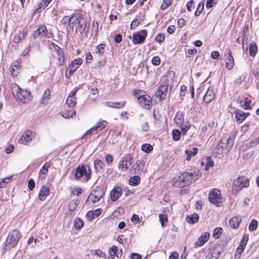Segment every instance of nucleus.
Wrapping results in <instances>:
<instances>
[{
	"label": "nucleus",
	"mask_w": 259,
	"mask_h": 259,
	"mask_svg": "<svg viewBox=\"0 0 259 259\" xmlns=\"http://www.w3.org/2000/svg\"><path fill=\"white\" fill-rule=\"evenodd\" d=\"M140 180L139 176H134L130 178L128 183L131 186H137L140 184Z\"/></svg>",
	"instance_id": "obj_32"
},
{
	"label": "nucleus",
	"mask_w": 259,
	"mask_h": 259,
	"mask_svg": "<svg viewBox=\"0 0 259 259\" xmlns=\"http://www.w3.org/2000/svg\"><path fill=\"white\" fill-rule=\"evenodd\" d=\"M26 34V32L24 29H23L22 31H19L18 33L15 35L13 38V41L15 43H19L21 40L24 38Z\"/></svg>",
	"instance_id": "obj_29"
},
{
	"label": "nucleus",
	"mask_w": 259,
	"mask_h": 259,
	"mask_svg": "<svg viewBox=\"0 0 259 259\" xmlns=\"http://www.w3.org/2000/svg\"><path fill=\"white\" fill-rule=\"evenodd\" d=\"M78 90L77 88H75L72 90L69 96H68V98L66 100V103L68 104V105L70 107H74L76 103V98L75 97V96L76 95V94L77 93V91Z\"/></svg>",
	"instance_id": "obj_17"
},
{
	"label": "nucleus",
	"mask_w": 259,
	"mask_h": 259,
	"mask_svg": "<svg viewBox=\"0 0 259 259\" xmlns=\"http://www.w3.org/2000/svg\"><path fill=\"white\" fill-rule=\"evenodd\" d=\"M132 163L133 157L131 155H127L120 161L118 164V167L121 171L125 172L128 169L129 166Z\"/></svg>",
	"instance_id": "obj_8"
},
{
	"label": "nucleus",
	"mask_w": 259,
	"mask_h": 259,
	"mask_svg": "<svg viewBox=\"0 0 259 259\" xmlns=\"http://www.w3.org/2000/svg\"><path fill=\"white\" fill-rule=\"evenodd\" d=\"M36 136V133L31 131H27L24 133L18 140V143L26 145L32 141Z\"/></svg>",
	"instance_id": "obj_11"
},
{
	"label": "nucleus",
	"mask_w": 259,
	"mask_h": 259,
	"mask_svg": "<svg viewBox=\"0 0 259 259\" xmlns=\"http://www.w3.org/2000/svg\"><path fill=\"white\" fill-rule=\"evenodd\" d=\"M160 63V59L158 56H154L152 59V63L154 65H158Z\"/></svg>",
	"instance_id": "obj_57"
},
{
	"label": "nucleus",
	"mask_w": 259,
	"mask_h": 259,
	"mask_svg": "<svg viewBox=\"0 0 259 259\" xmlns=\"http://www.w3.org/2000/svg\"><path fill=\"white\" fill-rule=\"evenodd\" d=\"M227 52L228 56L226 59L225 65L226 67L229 69L231 70L234 66V58L231 54V51L230 49L227 50Z\"/></svg>",
	"instance_id": "obj_19"
},
{
	"label": "nucleus",
	"mask_w": 259,
	"mask_h": 259,
	"mask_svg": "<svg viewBox=\"0 0 259 259\" xmlns=\"http://www.w3.org/2000/svg\"><path fill=\"white\" fill-rule=\"evenodd\" d=\"M201 174L198 169L191 170L190 171H185L180 176L173 179L172 185L175 187H184L190 185L198 180Z\"/></svg>",
	"instance_id": "obj_2"
},
{
	"label": "nucleus",
	"mask_w": 259,
	"mask_h": 259,
	"mask_svg": "<svg viewBox=\"0 0 259 259\" xmlns=\"http://www.w3.org/2000/svg\"><path fill=\"white\" fill-rule=\"evenodd\" d=\"M243 251L242 250L237 248L236 252L234 255V258L235 259H239L240 257L241 254Z\"/></svg>",
	"instance_id": "obj_62"
},
{
	"label": "nucleus",
	"mask_w": 259,
	"mask_h": 259,
	"mask_svg": "<svg viewBox=\"0 0 259 259\" xmlns=\"http://www.w3.org/2000/svg\"><path fill=\"white\" fill-rule=\"evenodd\" d=\"M83 225V221L80 218H76L74 220V226L77 229H80Z\"/></svg>",
	"instance_id": "obj_42"
},
{
	"label": "nucleus",
	"mask_w": 259,
	"mask_h": 259,
	"mask_svg": "<svg viewBox=\"0 0 259 259\" xmlns=\"http://www.w3.org/2000/svg\"><path fill=\"white\" fill-rule=\"evenodd\" d=\"M237 122H242L249 115L248 113H245L242 110H237L235 112Z\"/></svg>",
	"instance_id": "obj_23"
},
{
	"label": "nucleus",
	"mask_w": 259,
	"mask_h": 259,
	"mask_svg": "<svg viewBox=\"0 0 259 259\" xmlns=\"http://www.w3.org/2000/svg\"><path fill=\"white\" fill-rule=\"evenodd\" d=\"M45 9V6L42 4V3L41 2L38 5V7L37 8L35 9L34 12L40 13Z\"/></svg>",
	"instance_id": "obj_58"
},
{
	"label": "nucleus",
	"mask_w": 259,
	"mask_h": 259,
	"mask_svg": "<svg viewBox=\"0 0 259 259\" xmlns=\"http://www.w3.org/2000/svg\"><path fill=\"white\" fill-rule=\"evenodd\" d=\"M105 194L104 190L97 188L93 190L88 196V201H91L93 204L99 201L103 195Z\"/></svg>",
	"instance_id": "obj_7"
},
{
	"label": "nucleus",
	"mask_w": 259,
	"mask_h": 259,
	"mask_svg": "<svg viewBox=\"0 0 259 259\" xmlns=\"http://www.w3.org/2000/svg\"><path fill=\"white\" fill-rule=\"evenodd\" d=\"M257 51V47L255 43L252 42L249 45V54L251 56H254L256 55Z\"/></svg>",
	"instance_id": "obj_38"
},
{
	"label": "nucleus",
	"mask_w": 259,
	"mask_h": 259,
	"mask_svg": "<svg viewBox=\"0 0 259 259\" xmlns=\"http://www.w3.org/2000/svg\"><path fill=\"white\" fill-rule=\"evenodd\" d=\"M138 101L143 108L149 109L151 107V99L149 96L141 95Z\"/></svg>",
	"instance_id": "obj_13"
},
{
	"label": "nucleus",
	"mask_w": 259,
	"mask_h": 259,
	"mask_svg": "<svg viewBox=\"0 0 259 259\" xmlns=\"http://www.w3.org/2000/svg\"><path fill=\"white\" fill-rule=\"evenodd\" d=\"M122 189L119 187L114 188L110 192V197L111 200L115 201L122 194Z\"/></svg>",
	"instance_id": "obj_20"
},
{
	"label": "nucleus",
	"mask_w": 259,
	"mask_h": 259,
	"mask_svg": "<svg viewBox=\"0 0 259 259\" xmlns=\"http://www.w3.org/2000/svg\"><path fill=\"white\" fill-rule=\"evenodd\" d=\"M164 35L162 33H159L157 36H156L155 40L156 42L158 43H162L164 40Z\"/></svg>",
	"instance_id": "obj_53"
},
{
	"label": "nucleus",
	"mask_w": 259,
	"mask_h": 259,
	"mask_svg": "<svg viewBox=\"0 0 259 259\" xmlns=\"http://www.w3.org/2000/svg\"><path fill=\"white\" fill-rule=\"evenodd\" d=\"M65 23H69V26L73 28L75 27V32H78L79 35H87L89 29L87 27V20L83 17L82 14L76 13L72 14L71 17L65 16L64 18Z\"/></svg>",
	"instance_id": "obj_1"
},
{
	"label": "nucleus",
	"mask_w": 259,
	"mask_h": 259,
	"mask_svg": "<svg viewBox=\"0 0 259 259\" xmlns=\"http://www.w3.org/2000/svg\"><path fill=\"white\" fill-rule=\"evenodd\" d=\"M258 226V222L255 220H252L249 223L248 229L250 231L255 230Z\"/></svg>",
	"instance_id": "obj_43"
},
{
	"label": "nucleus",
	"mask_w": 259,
	"mask_h": 259,
	"mask_svg": "<svg viewBox=\"0 0 259 259\" xmlns=\"http://www.w3.org/2000/svg\"><path fill=\"white\" fill-rule=\"evenodd\" d=\"M105 160H106V162H107V164H109L111 163H112L113 161V156L111 155L108 154L107 155H106Z\"/></svg>",
	"instance_id": "obj_60"
},
{
	"label": "nucleus",
	"mask_w": 259,
	"mask_h": 259,
	"mask_svg": "<svg viewBox=\"0 0 259 259\" xmlns=\"http://www.w3.org/2000/svg\"><path fill=\"white\" fill-rule=\"evenodd\" d=\"M15 91L16 93L14 95L16 96L18 100L24 103L28 101L29 96L30 94L29 91L22 90L19 87H17V90Z\"/></svg>",
	"instance_id": "obj_12"
},
{
	"label": "nucleus",
	"mask_w": 259,
	"mask_h": 259,
	"mask_svg": "<svg viewBox=\"0 0 259 259\" xmlns=\"http://www.w3.org/2000/svg\"><path fill=\"white\" fill-rule=\"evenodd\" d=\"M220 54L218 51H212L211 53V57L213 59H217L220 57Z\"/></svg>",
	"instance_id": "obj_63"
},
{
	"label": "nucleus",
	"mask_w": 259,
	"mask_h": 259,
	"mask_svg": "<svg viewBox=\"0 0 259 259\" xmlns=\"http://www.w3.org/2000/svg\"><path fill=\"white\" fill-rule=\"evenodd\" d=\"M94 167L96 171H100L103 169L105 164L103 161L100 160L96 159L94 161Z\"/></svg>",
	"instance_id": "obj_35"
},
{
	"label": "nucleus",
	"mask_w": 259,
	"mask_h": 259,
	"mask_svg": "<svg viewBox=\"0 0 259 259\" xmlns=\"http://www.w3.org/2000/svg\"><path fill=\"white\" fill-rule=\"evenodd\" d=\"M221 199V192L219 190L213 189L209 191L208 200L210 202L216 205L217 206H220L222 204Z\"/></svg>",
	"instance_id": "obj_6"
},
{
	"label": "nucleus",
	"mask_w": 259,
	"mask_h": 259,
	"mask_svg": "<svg viewBox=\"0 0 259 259\" xmlns=\"http://www.w3.org/2000/svg\"><path fill=\"white\" fill-rule=\"evenodd\" d=\"M172 0H163L161 5V8L162 10L166 9L170 5H171Z\"/></svg>",
	"instance_id": "obj_49"
},
{
	"label": "nucleus",
	"mask_w": 259,
	"mask_h": 259,
	"mask_svg": "<svg viewBox=\"0 0 259 259\" xmlns=\"http://www.w3.org/2000/svg\"><path fill=\"white\" fill-rule=\"evenodd\" d=\"M51 166L50 163H46L43 166L41 167V169L39 171L40 175L44 174L45 175L48 172V169L49 167H50Z\"/></svg>",
	"instance_id": "obj_50"
},
{
	"label": "nucleus",
	"mask_w": 259,
	"mask_h": 259,
	"mask_svg": "<svg viewBox=\"0 0 259 259\" xmlns=\"http://www.w3.org/2000/svg\"><path fill=\"white\" fill-rule=\"evenodd\" d=\"M76 114L75 110L71 109L69 111L63 112L62 115L64 118H71L72 117Z\"/></svg>",
	"instance_id": "obj_40"
},
{
	"label": "nucleus",
	"mask_w": 259,
	"mask_h": 259,
	"mask_svg": "<svg viewBox=\"0 0 259 259\" xmlns=\"http://www.w3.org/2000/svg\"><path fill=\"white\" fill-rule=\"evenodd\" d=\"M241 218L239 217H233L230 220L229 222L230 226L234 229H236L239 226V223L241 222Z\"/></svg>",
	"instance_id": "obj_28"
},
{
	"label": "nucleus",
	"mask_w": 259,
	"mask_h": 259,
	"mask_svg": "<svg viewBox=\"0 0 259 259\" xmlns=\"http://www.w3.org/2000/svg\"><path fill=\"white\" fill-rule=\"evenodd\" d=\"M145 164L143 161L141 160H138L136 163L133 165L131 167V171L132 174H141L144 169Z\"/></svg>",
	"instance_id": "obj_14"
},
{
	"label": "nucleus",
	"mask_w": 259,
	"mask_h": 259,
	"mask_svg": "<svg viewBox=\"0 0 259 259\" xmlns=\"http://www.w3.org/2000/svg\"><path fill=\"white\" fill-rule=\"evenodd\" d=\"M214 96L213 90L209 88L203 97V101L207 103H209L214 99Z\"/></svg>",
	"instance_id": "obj_22"
},
{
	"label": "nucleus",
	"mask_w": 259,
	"mask_h": 259,
	"mask_svg": "<svg viewBox=\"0 0 259 259\" xmlns=\"http://www.w3.org/2000/svg\"><path fill=\"white\" fill-rule=\"evenodd\" d=\"M181 128L184 133H186L190 128V125L189 123L183 124V123L180 124Z\"/></svg>",
	"instance_id": "obj_52"
},
{
	"label": "nucleus",
	"mask_w": 259,
	"mask_h": 259,
	"mask_svg": "<svg viewBox=\"0 0 259 259\" xmlns=\"http://www.w3.org/2000/svg\"><path fill=\"white\" fill-rule=\"evenodd\" d=\"M99 24L98 21L94 20L92 22V30L95 31V35H97L99 31Z\"/></svg>",
	"instance_id": "obj_51"
},
{
	"label": "nucleus",
	"mask_w": 259,
	"mask_h": 259,
	"mask_svg": "<svg viewBox=\"0 0 259 259\" xmlns=\"http://www.w3.org/2000/svg\"><path fill=\"white\" fill-rule=\"evenodd\" d=\"M167 90V86L164 85H161L156 91L155 95L157 97H159L160 99H163L166 96Z\"/></svg>",
	"instance_id": "obj_21"
},
{
	"label": "nucleus",
	"mask_w": 259,
	"mask_h": 259,
	"mask_svg": "<svg viewBox=\"0 0 259 259\" xmlns=\"http://www.w3.org/2000/svg\"><path fill=\"white\" fill-rule=\"evenodd\" d=\"M21 237V234L18 230H14L10 231L5 242L4 249L9 250L15 247Z\"/></svg>",
	"instance_id": "obj_4"
},
{
	"label": "nucleus",
	"mask_w": 259,
	"mask_h": 259,
	"mask_svg": "<svg viewBox=\"0 0 259 259\" xmlns=\"http://www.w3.org/2000/svg\"><path fill=\"white\" fill-rule=\"evenodd\" d=\"M234 144L233 140L231 138H223L221 139L220 143L218 144V149L221 148V153L224 152V150H229Z\"/></svg>",
	"instance_id": "obj_9"
},
{
	"label": "nucleus",
	"mask_w": 259,
	"mask_h": 259,
	"mask_svg": "<svg viewBox=\"0 0 259 259\" xmlns=\"http://www.w3.org/2000/svg\"><path fill=\"white\" fill-rule=\"evenodd\" d=\"M48 35V30L45 25L40 26L33 33V37L34 39L37 38L47 37Z\"/></svg>",
	"instance_id": "obj_15"
},
{
	"label": "nucleus",
	"mask_w": 259,
	"mask_h": 259,
	"mask_svg": "<svg viewBox=\"0 0 259 259\" xmlns=\"http://www.w3.org/2000/svg\"><path fill=\"white\" fill-rule=\"evenodd\" d=\"M50 191L49 188L46 186H43L38 194V198L41 201H44L47 196H48L49 194Z\"/></svg>",
	"instance_id": "obj_25"
},
{
	"label": "nucleus",
	"mask_w": 259,
	"mask_h": 259,
	"mask_svg": "<svg viewBox=\"0 0 259 259\" xmlns=\"http://www.w3.org/2000/svg\"><path fill=\"white\" fill-rule=\"evenodd\" d=\"M78 204V201L77 200H72L71 201L68 205L69 209L71 211H73L75 210L77 205Z\"/></svg>",
	"instance_id": "obj_45"
},
{
	"label": "nucleus",
	"mask_w": 259,
	"mask_h": 259,
	"mask_svg": "<svg viewBox=\"0 0 259 259\" xmlns=\"http://www.w3.org/2000/svg\"><path fill=\"white\" fill-rule=\"evenodd\" d=\"M118 251V247L116 246H113L109 249V253L111 254V256H115Z\"/></svg>",
	"instance_id": "obj_56"
},
{
	"label": "nucleus",
	"mask_w": 259,
	"mask_h": 259,
	"mask_svg": "<svg viewBox=\"0 0 259 259\" xmlns=\"http://www.w3.org/2000/svg\"><path fill=\"white\" fill-rule=\"evenodd\" d=\"M223 229L221 228H216L214 229L213 236L215 238H219L222 234Z\"/></svg>",
	"instance_id": "obj_46"
},
{
	"label": "nucleus",
	"mask_w": 259,
	"mask_h": 259,
	"mask_svg": "<svg viewBox=\"0 0 259 259\" xmlns=\"http://www.w3.org/2000/svg\"><path fill=\"white\" fill-rule=\"evenodd\" d=\"M199 220V215L197 213H193L192 215L187 217V221L188 223L194 224L198 222Z\"/></svg>",
	"instance_id": "obj_36"
},
{
	"label": "nucleus",
	"mask_w": 259,
	"mask_h": 259,
	"mask_svg": "<svg viewBox=\"0 0 259 259\" xmlns=\"http://www.w3.org/2000/svg\"><path fill=\"white\" fill-rule=\"evenodd\" d=\"M105 104L109 107L114 108H120L125 106V102H106Z\"/></svg>",
	"instance_id": "obj_27"
},
{
	"label": "nucleus",
	"mask_w": 259,
	"mask_h": 259,
	"mask_svg": "<svg viewBox=\"0 0 259 259\" xmlns=\"http://www.w3.org/2000/svg\"><path fill=\"white\" fill-rule=\"evenodd\" d=\"M82 60L80 58L75 59L72 61L69 64L68 70H70V75L72 74L78 68L79 65L82 64Z\"/></svg>",
	"instance_id": "obj_16"
},
{
	"label": "nucleus",
	"mask_w": 259,
	"mask_h": 259,
	"mask_svg": "<svg viewBox=\"0 0 259 259\" xmlns=\"http://www.w3.org/2000/svg\"><path fill=\"white\" fill-rule=\"evenodd\" d=\"M204 6V3L203 1L199 3L198 4L196 11L195 12V15L196 16H199L200 14L202 13Z\"/></svg>",
	"instance_id": "obj_41"
},
{
	"label": "nucleus",
	"mask_w": 259,
	"mask_h": 259,
	"mask_svg": "<svg viewBox=\"0 0 259 259\" xmlns=\"http://www.w3.org/2000/svg\"><path fill=\"white\" fill-rule=\"evenodd\" d=\"M57 48V53L58 56V66H61L63 65L65 61V57L64 55V53L62 50L60 49L59 47L57 45H55Z\"/></svg>",
	"instance_id": "obj_24"
},
{
	"label": "nucleus",
	"mask_w": 259,
	"mask_h": 259,
	"mask_svg": "<svg viewBox=\"0 0 259 259\" xmlns=\"http://www.w3.org/2000/svg\"><path fill=\"white\" fill-rule=\"evenodd\" d=\"M142 150L145 152H149L153 149V147L149 144H144L141 147Z\"/></svg>",
	"instance_id": "obj_48"
},
{
	"label": "nucleus",
	"mask_w": 259,
	"mask_h": 259,
	"mask_svg": "<svg viewBox=\"0 0 259 259\" xmlns=\"http://www.w3.org/2000/svg\"><path fill=\"white\" fill-rule=\"evenodd\" d=\"M251 103V101L248 99V98H245L244 99V103L242 107L245 109H248L250 108V104Z\"/></svg>",
	"instance_id": "obj_54"
},
{
	"label": "nucleus",
	"mask_w": 259,
	"mask_h": 259,
	"mask_svg": "<svg viewBox=\"0 0 259 259\" xmlns=\"http://www.w3.org/2000/svg\"><path fill=\"white\" fill-rule=\"evenodd\" d=\"M20 70V65L19 62L13 65L10 69V72L13 76H16Z\"/></svg>",
	"instance_id": "obj_34"
},
{
	"label": "nucleus",
	"mask_w": 259,
	"mask_h": 259,
	"mask_svg": "<svg viewBox=\"0 0 259 259\" xmlns=\"http://www.w3.org/2000/svg\"><path fill=\"white\" fill-rule=\"evenodd\" d=\"M101 213V209L98 208L94 211H89L87 212L86 216L90 221H92L95 218L99 216Z\"/></svg>",
	"instance_id": "obj_26"
},
{
	"label": "nucleus",
	"mask_w": 259,
	"mask_h": 259,
	"mask_svg": "<svg viewBox=\"0 0 259 259\" xmlns=\"http://www.w3.org/2000/svg\"><path fill=\"white\" fill-rule=\"evenodd\" d=\"M106 45L101 44L96 47L95 53L100 56L103 55L105 53V47Z\"/></svg>",
	"instance_id": "obj_37"
},
{
	"label": "nucleus",
	"mask_w": 259,
	"mask_h": 259,
	"mask_svg": "<svg viewBox=\"0 0 259 259\" xmlns=\"http://www.w3.org/2000/svg\"><path fill=\"white\" fill-rule=\"evenodd\" d=\"M217 4L215 0H207L206 3V7L207 9L212 8Z\"/></svg>",
	"instance_id": "obj_55"
},
{
	"label": "nucleus",
	"mask_w": 259,
	"mask_h": 259,
	"mask_svg": "<svg viewBox=\"0 0 259 259\" xmlns=\"http://www.w3.org/2000/svg\"><path fill=\"white\" fill-rule=\"evenodd\" d=\"M147 35L146 30L135 32L133 34V42L135 45L141 44L144 42Z\"/></svg>",
	"instance_id": "obj_10"
},
{
	"label": "nucleus",
	"mask_w": 259,
	"mask_h": 259,
	"mask_svg": "<svg viewBox=\"0 0 259 259\" xmlns=\"http://www.w3.org/2000/svg\"><path fill=\"white\" fill-rule=\"evenodd\" d=\"M172 136L174 141H179L181 138V132L178 130H174L172 131Z\"/></svg>",
	"instance_id": "obj_44"
},
{
	"label": "nucleus",
	"mask_w": 259,
	"mask_h": 259,
	"mask_svg": "<svg viewBox=\"0 0 259 259\" xmlns=\"http://www.w3.org/2000/svg\"><path fill=\"white\" fill-rule=\"evenodd\" d=\"M197 152L198 149L196 147H194L192 150H186L185 153L187 155L186 160H190L191 156L195 155Z\"/></svg>",
	"instance_id": "obj_31"
},
{
	"label": "nucleus",
	"mask_w": 259,
	"mask_h": 259,
	"mask_svg": "<svg viewBox=\"0 0 259 259\" xmlns=\"http://www.w3.org/2000/svg\"><path fill=\"white\" fill-rule=\"evenodd\" d=\"M74 175L76 180L82 179V182H87L91 178L92 170L89 165L79 164L74 170Z\"/></svg>",
	"instance_id": "obj_3"
},
{
	"label": "nucleus",
	"mask_w": 259,
	"mask_h": 259,
	"mask_svg": "<svg viewBox=\"0 0 259 259\" xmlns=\"http://www.w3.org/2000/svg\"><path fill=\"white\" fill-rule=\"evenodd\" d=\"M107 124L106 120H101L99 121L95 126L93 127L96 131V133H97L99 131H101L105 127Z\"/></svg>",
	"instance_id": "obj_30"
},
{
	"label": "nucleus",
	"mask_w": 259,
	"mask_h": 259,
	"mask_svg": "<svg viewBox=\"0 0 259 259\" xmlns=\"http://www.w3.org/2000/svg\"><path fill=\"white\" fill-rule=\"evenodd\" d=\"M209 238V233L208 232H205L198 238L197 241L194 244V247H197L202 246L208 241Z\"/></svg>",
	"instance_id": "obj_18"
},
{
	"label": "nucleus",
	"mask_w": 259,
	"mask_h": 259,
	"mask_svg": "<svg viewBox=\"0 0 259 259\" xmlns=\"http://www.w3.org/2000/svg\"><path fill=\"white\" fill-rule=\"evenodd\" d=\"M175 121L177 124H180L183 123L184 121V114L182 112H178L175 117Z\"/></svg>",
	"instance_id": "obj_33"
},
{
	"label": "nucleus",
	"mask_w": 259,
	"mask_h": 259,
	"mask_svg": "<svg viewBox=\"0 0 259 259\" xmlns=\"http://www.w3.org/2000/svg\"><path fill=\"white\" fill-rule=\"evenodd\" d=\"M35 187V182L33 179H30L28 182V187L30 190H32Z\"/></svg>",
	"instance_id": "obj_59"
},
{
	"label": "nucleus",
	"mask_w": 259,
	"mask_h": 259,
	"mask_svg": "<svg viewBox=\"0 0 259 259\" xmlns=\"http://www.w3.org/2000/svg\"><path fill=\"white\" fill-rule=\"evenodd\" d=\"M130 257L131 259H141L142 256L138 253H132L131 254Z\"/></svg>",
	"instance_id": "obj_64"
},
{
	"label": "nucleus",
	"mask_w": 259,
	"mask_h": 259,
	"mask_svg": "<svg viewBox=\"0 0 259 259\" xmlns=\"http://www.w3.org/2000/svg\"><path fill=\"white\" fill-rule=\"evenodd\" d=\"M249 185V180L245 177H239L235 179L232 186V192L236 195L243 188H247Z\"/></svg>",
	"instance_id": "obj_5"
},
{
	"label": "nucleus",
	"mask_w": 259,
	"mask_h": 259,
	"mask_svg": "<svg viewBox=\"0 0 259 259\" xmlns=\"http://www.w3.org/2000/svg\"><path fill=\"white\" fill-rule=\"evenodd\" d=\"M50 91L49 89L46 90L41 99V102L43 104H45L47 102L48 99L50 97Z\"/></svg>",
	"instance_id": "obj_39"
},
{
	"label": "nucleus",
	"mask_w": 259,
	"mask_h": 259,
	"mask_svg": "<svg viewBox=\"0 0 259 259\" xmlns=\"http://www.w3.org/2000/svg\"><path fill=\"white\" fill-rule=\"evenodd\" d=\"M159 218L161 226L163 227L165 226L166 222H167V218L166 215L164 214H159Z\"/></svg>",
	"instance_id": "obj_47"
},
{
	"label": "nucleus",
	"mask_w": 259,
	"mask_h": 259,
	"mask_svg": "<svg viewBox=\"0 0 259 259\" xmlns=\"http://www.w3.org/2000/svg\"><path fill=\"white\" fill-rule=\"evenodd\" d=\"M194 1L193 0L190 1L187 3V9L188 11H192V8L194 7Z\"/></svg>",
	"instance_id": "obj_61"
}]
</instances>
